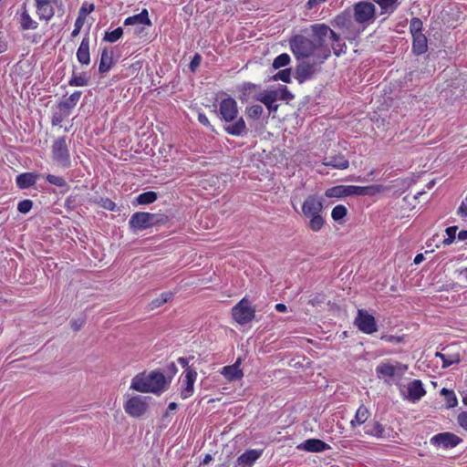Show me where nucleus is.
Segmentation results:
<instances>
[{
    "label": "nucleus",
    "mask_w": 467,
    "mask_h": 467,
    "mask_svg": "<svg viewBox=\"0 0 467 467\" xmlns=\"http://www.w3.org/2000/svg\"><path fill=\"white\" fill-rule=\"evenodd\" d=\"M236 101L227 98L220 102L219 115L223 121L224 130L232 136L240 137L247 133V128L243 117H238Z\"/></svg>",
    "instance_id": "f257e3e1"
},
{
    "label": "nucleus",
    "mask_w": 467,
    "mask_h": 467,
    "mask_svg": "<svg viewBox=\"0 0 467 467\" xmlns=\"http://www.w3.org/2000/svg\"><path fill=\"white\" fill-rule=\"evenodd\" d=\"M171 381V379L166 378L162 372L151 370L135 375L130 389L141 393L161 394L168 389Z\"/></svg>",
    "instance_id": "f03ea898"
},
{
    "label": "nucleus",
    "mask_w": 467,
    "mask_h": 467,
    "mask_svg": "<svg viewBox=\"0 0 467 467\" xmlns=\"http://www.w3.org/2000/svg\"><path fill=\"white\" fill-rule=\"evenodd\" d=\"M323 210V201L316 195L307 196L302 204V213L309 220L307 226L313 232H319L325 225Z\"/></svg>",
    "instance_id": "7ed1b4c3"
},
{
    "label": "nucleus",
    "mask_w": 467,
    "mask_h": 467,
    "mask_svg": "<svg viewBox=\"0 0 467 467\" xmlns=\"http://www.w3.org/2000/svg\"><path fill=\"white\" fill-rule=\"evenodd\" d=\"M349 8L337 14L332 20L331 25L337 28L344 37L348 41L356 40L364 31Z\"/></svg>",
    "instance_id": "20e7f679"
},
{
    "label": "nucleus",
    "mask_w": 467,
    "mask_h": 467,
    "mask_svg": "<svg viewBox=\"0 0 467 467\" xmlns=\"http://www.w3.org/2000/svg\"><path fill=\"white\" fill-rule=\"evenodd\" d=\"M348 8L356 18V22L358 23L363 31L376 21V5L371 0L358 1Z\"/></svg>",
    "instance_id": "39448f33"
},
{
    "label": "nucleus",
    "mask_w": 467,
    "mask_h": 467,
    "mask_svg": "<svg viewBox=\"0 0 467 467\" xmlns=\"http://www.w3.org/2000/svg\"><path fill=\"white\" fill-rule=\"evenodd\" d=\"M289 47L297 60L312 57L317 49V45L303 35L292 36L289 39Z\"/></svg>",
    "instance_id": "423d86ee"
},
{
    "label": "nucleus",
    "mask_w": 467,
    "mask_h": 467,
    "mask_svg": "<svg viewBox=\"0 0 467 467\" xmlns=\"http://www.w3.org/2000/svg\"><path fill=\"white\" fill-rule=\"evenodd\" d=\"M167 220V216L163 214L137 212L131 215L129 224L134 230H144L158 224H164Z\"/></svg>",
    "instance_id": "0eeeda50"
},
{
    "label": "nucleus",
    "mask_w": 467,
    "mask_h": 467,
    "mask_svg": "<svg viewBox=\"0 0 467 467\" xmlns=\"http://www.w3.org/2000/svg\"><path fill=\"white\" fill-rule=\"evenodd\" d=\"M52 159L63 169L71 166V159L69 150L65 136L58 137L52 144Z\"/></svg>",
    "instance_id": "6e6552de"
},
{
    "label": "nucleus",
    "mask_w": 467,
    "mask_h": 467,
    "mask_svg": "<svg viewBox=\"0 0 467 467\" xmlns=\"http://www.w3.org/2000/svg\"><path fill=\"white\" fill-rule=\"evenodd\" d=\"M232 316L239 325H246L255 317V308L244 297L232 308Z\"/></svg>",
    "instance_id": "1a4fd4ad"
},
{
    "label": "nucleus",
    "mask_w": 467,
    "mask_h": 467,
    "mask_svg": "<svg viewBox=\"0 0 467 467\" xmlns=\"http://www.w3.org/2000/svg\"><path fill=\"white\" fill-rule=\"evenodd\" d=\"M310 28L313 36L312 40L317 45V48L323 47L327 38L332 42H338L339 40V34L336 33L327 24H313Z\"/></svg>",
    "instance_id": "9d476101"
},
{
    "label": "nucleus",
    "mask_w": 467,
    "mask_h": 467,
    "mask_svg": "<svg viewBox=\"0 0 467 467\" xmlns=\"http://www.w3.org/2000/svg\"><path fill=\"white\" fill-rule=\"evenodd\" d=\"M150 399L140 395L130 398L124 404L125 412L133 418H140L147 411Z\"/></svg>",
    "instance_id": "9b49d317"
},
{
    "label": "nucleus",
    "mask_w": 467,
    "mask_h": 467,
    "mask_svg": "<svg viewBox=\"0 0 467 467\" xmlns=\"http://www.w3.org/2000/svg\"><path fill=\"white\" fill-rule=\"evenodd\" d=\"M354 324L364 334L370 335L378 331L375 317L365 309L358 310Z\"/></svg>",
    "instance_id": "f8f14e48"
},
{
    "label": "nucleus",
    "mask_w": 467,
    "mask_h": 467,
    "mask_svg": "<svg viewBox=\"0 0 467 467\" xmlns=\"http://www.w3.org/2000/svg\"><path fill=\"white\" fill-rule=\"evenodd\" d=\"M319 69L320 68L317 63L302 61L296 67V78L299 83H304L305 81L312 78Z\"/></svg>",
    "instance_id": "ddd939ff"
},
{
    "label": "nucleus",
    "mask_w": 467,
    "mask_h": 467,
    "mask_svg": "<svg viewBox=\"0 0 467 467\" xmlns=\"http://www.w3.org/2000/svg\"><path fill=\"white\" fill-rule=\"evenodd\" d=\"M125 26H137L138 27L135 28L134 34L137 36H140L143 28L140 27L142 25L146 26H151V22L149 18V13L147 9H142V11L140 14L129 16L124 21Z\"/></svg>",
    "instance_id": "4468645a"
},
{
    "label": "nucleus",
    "mask_w": 467,
    "mask_h": 467,
    "mask_svg": "<svg viewBox=\"0 0 467 467\" xmlns=\"http://www.w3.org/2000/svg\"><path fill=\"white\" fill-rule=\"evenodd\" d=\"M432 444L448 449L457 446L462 440L451 432H442L433 436L431 440Z\"/></svg>",
    "instance_id": "2eb2a0df"
},
{
    "label": "nucleus",
    "mask_w": 467,
    "mask_h": 467,
    "mask_svg": "<svg viewBox=\"0 0 467 467\" xmlns=\"http://www.w3.org/2000/svg\"><path fill=\"white\" fill-rule=\"evenodd\" d=\"M184 379H183V384L184 387L182 388L181 391V397L182 399L185 400L191 397L194 390V383L197 379V372L195 369L192 368H187V369L184 370Z\"/></svg>",
    "instance_id": "dca6fc26"
},
{
    "label": "nucleus",
    "mask_w": 467,
    "mask_h": 467,
    "mask_svg": "<svg viewBox=\"0 0 467 467\" xmlns=\"http://www.w3.org/2000/svg\"><path fill=\"white\" fill-rule=\"evenodd\" d=\"M262 453L263 450H247L237 458L234 467H252L262 456Z\"/></svg>",
    "instance_id": "f3484780"
},
{
    "label": "nucleus",
    "mask_w": 467,
    "mask_h": 467,
    "mask_svg": "<svg viewBox=\"0 0 467 467\" xmlns=\"http://www.w3.org/2000/svg\"><path fill=\"white\" fill-rule=\"evenodd\" d=\"M36 15L40 20L49 21L55 15L51 0H35Z\"/></svg>",
    "instance_id": "a211bd4d"
},
{
    "label": "nucleus",
    "mask_w": 467,
    "mask_h": 467,
    "mask_svg": "<svg viewBox=\"0 0 467 467\" xmlns=\"http://www.w3.org/2000/svg\"><path fill=\"white\" fill-rule=\"evenodd\" d=\"M365 432L378 439H389L391 436L392 430L385 428L379 421H373L365 426Z\"/></svg>",
    "instance_id": "6ab92c4d"
},
{
    "label": "nucleus",
    "mask_w": 467,
    "mask_h": 467,
    "mask_svg": "<svg viewBox=\"0 0 467 467\" xmlns=\"http://www.w3.org/2000/svg\"><path fill=\"white\" fill-rule=\"evenodd\" d=\"M323 164L337 170H345L349 166L348 159L342 153L329 154L324 158Z\"/></svg>",
    "instance_id": "aec40b11"
},
{
    "label": "nucleus",
    "mask_w": 467,
    "mask_h": 467,
    "mask_svg": "<svg viewBox=\"0 0 467 467\" xmlns=\"http://www.w3.org/2000/svg\"><path fill=\"white\" fill-rule=\"evenodd\" d=\"M426 391L423 388V384L420 379H414L410 382L407 386V396L406 398L412 401H419L424 395Z\"/></svg>",
    "instance_id": "412c9836"
},
{
    "label": "nucleus",
    "mask_w": 467,
    "mask_h": 467,
    "mask_svg": "<svg viewBox=\"0 0 467 467\" xmlns=\"http://www.w3.org/2000/svg\"><path fill=\"white\" fill-rule=\"evenodd\" d=\"M255 99L262 102L269 110V112H275L278 109V104L275 103L277 99V92L275 90L263 91L255 96Z\"/></svg>",
    "instance_id": "4be33fe9"
},
{
    "label": "nucleus",
    "mask_w": 467,
    "mask_h": 467,
    "mask_svg": "<svg viewBox=\"0 0 467 467\" xmlns=\"http://www.w3.org/2000/svg\"><path fill=\"white\" fill-rule=\"evenodd\" d=\"M241 363H242V359L239 358L233 365L224 366L221 370V374L228 381L241 379L244 376V373H243L242 369L240 368Z\"/></svg>",
    "instance_id": "5701e85b"
},
{
    "label": "nucleus",
    "mask_w": 467,
    "mask_h": 467,
    "mask_svg": "<svg viewBox=\"0 0 467 467\" xmlns=\"http://www.w3.org/2000/svg\"><path fill=\"white\" fill-rule=\"evenodd\" d=\"M297 449L311 452H321L330 449V446L319 439H308L297 446Z\"/></svg>",
    "instance_id": "b1692460"
},
{
    "label": "nucleus",
    "mask_w": 467,
    "mask_h": 467,
    "mask_svg": "<svg viewBox=\"0 0 467 467\" xmlns=\"http://www.w3.org/2000/svg\"><path fill=\"white\" fill-rule=\"evenodd\" d=\"M77 59L81 65H88L90 63V53H89V36L87 35L83 37L78 50Z\"/></svg>",
    "instance_id": "393cba45"
},
{
    "label": "nucleus",
    "mask_w": 467,
    "mask_h": 467,
    "mask_svg": "<svg viewBox=\"0 0 467 467\" xmlns=\"http://www.w3.org/2000/svg\"><path fill=\"white\" fill-rule=\"evenodd\" d=\"M412 36V46L411 50L412 53L416 56H420L428 51V39L426 36L422 34H418L411 36Z\"/></svg>",
    "instance_id": "a878e982"
},
{
    "label": "nucleus",
    "mask_w": 467,
    "mask_h": 467,
    "mask_svg": "<svg viewBox=\"0 0 467 467\" xmlns=\"http://www.w3.org/2000/svg\"><path fill=\"white\" fill-rule=\"evenodd\" d=\"M82 92L80 90H77L72 93L68 98L60 101L57 104V109L66 111V113L71 114L72 109L77 106L78 102L80 99Z\"/></svg>",
    "instance_id": "bb28decb"
},
{
    "label": "nucleus",
    "mask_w": 467,
    "mask_h": 467,
    "mask_svg": "<svg viewBox=\"0 0 467 467\" xmlns=\"http://www.w3.org/2000/svg\"><path fill=\"white\" fill-rule=\"evenodd\" d=\"M113 63V51L109 49L108 47H104L101 51L99 71L101 74L109 72Z\"/></svg>",
    "instance_id": "cd10ccee"
},
{
    "label": "nucleus",
    "mask_w": 467,
    "mask_h": 467,
    "mask_svg": "<svg viewBox=\"0 0 467 467\" xmlns=\"http://www.w3.org/2000/svg\"><path fill=\"white\" fill-rule=\"evenodd\" d=\"M39 175L33 172H24L16 176V182L19 189H28L36 182Z\"/></svg>",
    "instance_id": "c85d7f7f"
},
{
    "label": "nucleus",
    "mask_w": 467,
    "mask_h": 467,
    "mask_svg": "<svg viewBox=\"0 0 467 467\" xmlns=\"http://www.w3.org/2000/svg\"><path fill=\"white\" fill-rule=\"evenodd\" d=\"M376 373L379 379H383L387 381L395 376L396 366L388 362H382L377 366Z\"/></svg>",
    "instance_id": "c756f323"
},
{
    "label": "nucleus",
    "mask_w": 467,
    "mask_h": 467,
    "mask_svg": "<svg viewBox=\"0 0 467 467\" xmlns=\"http://www.w3.org/2000/svg\"><path fill=\"white\" fill-rule=\"evenodd\" d=\"M372 3L378 4L380 7V15H390L400 5V0H371Z\"/></svg>",
    "instance_id": "7c9ffc66"
},
{
    "label": "nucleus",
    "mask_w": 467,
    "mask_h": 467,
    "mask_svg": "<svg viewBox=\"0 0 467 467\" xmlns=\"http://www.w3.org/2000/svg\"><path fill=\"white\" fill-rule=\"evenodd\" d=\"M326 196L328 198H341L351 196L350 185H337L326 191Z\"/></svg>",
    "instance_id": "2f4dec72"
},
{
    "label": "nucleus",
    "mask_w": 467,
    "mask_h": 467,
    "mask_svg": "<svg viewBox=\"0 0 467 467\" xmlns=\"http://www.w3.org/2000/svg\"><path fill=\"white\" fill-rule=\"evenodd\" d=\"M369 415L368 410L364 405H360L356 411L354 419L350 421L351 426L355 428L365 423Z\"/></svg>",
    "instance_id": "473e14b6"
},
{
    "label": "nucleus",
    "mask_w": 467,
    "mask_h": 467,
    "mask_svg": "<svg viewBox=\"0 0 467 467\" xmlns=\"http://www.w3.org/2000/svg\"><path fill=\"white\" fill-rule=\"evenodd\" d=\"M19 22L23 30L36 29L38 26V23L32 19L26 8L20 15Z\"/></svg>",
    "instance_id": "72a5a7b5"
},
{
    "label": "nucleus",
    "mask_w": 467,
    "mask_h": 467,
    "mask_svg": "<svg viewBox=\"0 0 467 467\" xmlns=\"http://www.w3.org/2000/svg\"><path fill=\"white\" fill-rule=\"evenodd\" d=\"M440 393L445 399V406L447 409H452L458 405V399L454 390L442 388Z\"/></svg>",
    "instance_id": "f704fd0d"
},
{
    "label": "nucleus",
    "mask_w": 467,
    "mask_h": 467,
    "mask_svg": "<svg viewBox=\"0 0 467 467\" xmlns=\"http://www.w3.org/2000/svg\"><path fill=\"white\" fill-rule=\"evenodd\" d=\"M172 296L173 293L170 291L163 292L149 303V308L150 310H154L167 303L171 298H172Z\"/></svg>",
    "instance_id": "c9c22d12"
},
{
    "label": "nucleus",
    "mask_w": 467,
    "mask_h": 467,
    "mask_svg": "<svg viewBox=\"0 0 467 467\" xmlns=\"http://www.w3.org/2000/svg\"><path fill=\"white\" fill-rule=\"evenodd\" d=\"M157 199V192L150 191L139 194L136 198V201L140 205H146L154 202Z\"/></svg>",
    "instance_id": "e433bc0d"
},
{
    "label": "nucleus",
    "mask_w": 467,
    "mask_h": 467,
    "mask_svg": "<svg viewBox=\"0 0 467 467\" xmlns=\"http://www.w3.org/2000/svg\"><path fill=\"white\" fill-rule=\"evenodd\" d=\"M436 357L442 360V368H448L451 365L458 364L461 361L459 354L448 355L437 352Z\"/></svg>",
    "instance_id": "4c0bfd02"
},
{
    "label": "nucleus",
    "mask_w": 467,
    "mask_h": 467,
    "mask_svg": "<svg viewBox=\"0 0 467 467\" xmlns=\"http://www.w3.org/2000/svg\"><path fill=\"white\" fill-rule=\"evenodd\" d=\"M88 79L84 73L77 75L73 72V76L68 80V85L71 87H84L88 85Z\"/></svg>",
    "instance_id": "58836bf2"
},
{
    "label": "nucleus",
    "mask_w": 467,
    "mask_h": 467,
    "mask_svg": "<svg viewBox=\"0 0 467 467\" xmlns=\"http://www.w3.org/2000/svg\"><path fill=\"white\" fill-rule=\"evenodd\" d=\"M374 187L373 186H356V185H350V193L351 195H358V196H365V195H370L373 193Z\"/></svg>",
    "instance_id": "ea45409f"
},
{
    "label": "nucleus",
    "mask_w": 467,
    "mask_h": 467,
    "mask_svg": "<svg viewBox=\"0 0 467 467\" xmlns=\"http://www.w3.org/2000/svg\"><path fill=\"white\" fill-rule=\"evenodd\" d=\"M423 23L419 17H413L410 21V33L411 36L422 34Z\"/></svg>",
    "instance_id": "a19ab883"
},
{
    "label": "nucleus",
    "mask_w": 467,
    "mask_h": 467,
    "mask_svg": "<svg viewBox=\"0 0 467 467\" xmlns=\"http://www.w3.org/2000/svg\"><path fill=\"white\" fill-rule=\"evenodd\" d=\"M347 213H348L347 207L342 204H338V205H336L332 209L331 217L334 221L339 222L341 219H343L347 215Z\"/></svg>",
    "instance_id": "79ce46f5"
},
{
    "label": "nucleus",
    "mask_w": 467,
    "mask_h": 467,
    "mask_svg": "<svg viewBox=\"0 0 467 467\" xmlns=\"http://www.w3.org/2000/svg\"><path fill=\"white\" fill-rule=\"evenodd\" d=\"M291 61L290 56L286 53H283L277 56L273 62V67L278 69L280 67L287 66Z\"/></svg>",
    "instance_id": "37998d69"
},
{
    "label": "nucleus",
    "mask_w": 467,
    "mask_h": 467,
    "mask_svg": "<svg viewBox=\"0 0 467 467\" xmlns=\"http://www.w3.org/2000/svg\"><path fill=\"white\" fill-rule=\"evenodd\" d=\"M123 35V29L121 27H118L114 29L113 31H107L104 36V40L114 43L118 41Z\"/></svg>",
    "instance_id": "c03bdc74"
},
{
    "label": "nucleus",
    "mask_w": 467,
    "mask_h": 467,
    "mask_svg": "<svg viewBox=\"0 0 467 467\" xmlns=\"http://www.w3.org/2000/svg\"><path fill=\"white\" fill-rule=\"evenodd\" d=\"M46 180L47 182H49L52 185L61 187V188L67 187V183L66 180L61 176H57V175H54V174H47L46 176Z\"/></svg>",
    "instance_id": "a18cd8bd"
},
{
    "label": "nucleus",
    "mask_w": 467,
    "mask_h": 467,
    "mask_svg": "<svg viewBox=\"0 0 467 467\" xmlns=\"http://www.w3.org/2000/svg\"><path fill=\"white\" fill-rule=\"evenodd\" d=\"M264 109L260 105H253L247 109V115L253 119H257L261 117Z\"/></svg>",
    "instance_id": "49530a36"
},
{
    "label": "nucleus",
    "mask_w": 467,
    "mask_h": 467,
    "mask_svg": "<svg viewBox=\"0 0 467 467\" xmlns=\"http://www.w3.org/2000/svg\"><path fill=\"white\" fill-rule=\"evenodd\" d=\"M68 116L69 114L66 113V111L57 109V111H55L52 115L51 123L54 126L59 125Z\"/></svg>",
    "instance_id": "de8ad7c7"
},
{
    "label": "nucleus",
    "mask_w": 467,
    "mask_h": 467,
    "mask_svg": "<svg viewBox=\"0 0 467 467\" xmlns=\"http://www.w3.org/2000/svg\"><path fill=\"white\" fill-rule=\"evenodd\" d=\"M274 79L282 80L283 82L289 83L291 81V68H285L275 74Z\"/></svg>",
    "instance_id": "09e8293b"
},
{
    "label": "nucleus",
    "mask_w": 467,
    "mask_h": 467,
    "mask_svg": "<svg viewBox=\"0 0 467 467\" xmlns=\"http://www.w3.org/2000/svg\"><path fill=\"white\" fill-rule=\"evenodd\" d=\"M332 43H333L332 49H333L334 54L337 57H339L342 53L346 52L347 46H346L345 42H343L341 40V36H339L338 42H332Z\"/></svg>",
    "instance_id": "8fccbe9b"
},
{
    "label": "nucleus",
    "mask_w": 467,
    "mask_h": 467,
    "mask_svg": "<svg viewBox=\"0 0 467 467\" xmlns=\"http://www.w3.org/2000/svg\"><path fill=\"white\" fill-rule=\"evenodd\" d=\"M33 207V202L29 199L23 200L18 202L17 210L21 213H27Z\"/></svg>",
    "instance_id": "3c124183"
},
{
    "label": "nucleus",
    "mask_w": 467,
    "mask_h": 467,
    "mask_svg": "<svg viewBox=\"0 0 467 467\" xmlns=\"http://www.w3.org/2000/svg\"><path fill=\"white\" fill-rule=\"evenodd\" d=\"M94 9L95 5L93 4L84 3L78 11V17H82L84 20H86V16L92 13Z\"/></svg>",
    "instance_id": "603ef678"
},
{
    "label": "nucleus",
    "mask_w": 467,
    "mask_h": 467,
    "mask_svg": "<svg viewBox=\"0 0 467 467\" xmlns=\"http://www.w3.org/2000/svg\"><path fill=\"white\" fill-rule=\"evenodd\" d=\"M457 226H451L446 229L447 238L443 240L445 245H449L453 243L456 236Z\"/></svg>",
    "instance_id": "864d4df0"
},
{
    "label": "nucleus",
    "mask_w": 467,
    "mask_h": 467,
    "mask_svg": "<svg viewBox=\"0 0 467 467\" xmlns=\"http://www.w3.org/2000/svg\"><path fill=\"white\" fill-rule=\"evenodd\" d=\"M85 21L86 20H84V18H82V17H77V19L75 21V25H74V29L71 32L72 38H74L79 35Z\"/></svg>",
    "instance_id": "5fc2aeb1"
},
{
    "label": "nucleus",
    "mask_w": 467,
    "mask_h": 467,
    "mask_svg": "<svg viewBox=\"0 0 467 467\" xmlns=\"http://www.w3.org/2000/svg\"><path fill=\"white\" fill-rule=\"evenodd\" d=\"M201 62H202V56L200 54L196 53L193 56V57L192 58L190 65H189V68L191 69V71L195 72L196 69L201 65Z\"/></svg>",
    "instance_id": "6e6d98bb"
},
{
    "label": "nucleus",
    "mask_w": 467,
    "mask_h": 467,
    "mask_svg": "<svg viewBox=\"0 0 467 467\" xmlns=\"http://www.w3.org/2000/svg\"><path fill=\"white\" fill-rule=\"evenodd\" d=\"M457 422L467 432V410L462 411L457 416Z\"/></svg>",
    "instance_id": "4d7b16f0"
},
{
    "label": "nucleus",
    "mask_w": 467,
    "mask_h": 467,
    "mask_svg": "<svg viewBox=\"0 0 467 467\" xmlns=\"http://www.w3.org/2000/svg\"><path fill=\"white\" fill-rule=\"evenodd\" d=\"M101 206L109 211H114L116 209V203L109 198L101 200Z\"/></svg>",
    "instance_id": "13d9d810"
},
{
    "label": "nucleus",
    "mask_w": 467,
    "mask_h": 467,
    "mask_svg": "<svg viewBox=\"0 0 467 467\" xmlns=\"http://www.w3.org/2000/svg\"><path fill=\"white\" fill-rule=\"evenodd\" d=\"M257 88V85L251 83V82H244L241 86V90L243 91L244 95L249 94L252 90L255 89Z\"/></svg>",
    "instance_id": "bf43d9fd"
},
{
    "label": "nucleus",
    "mask_w": 467,
    "mask_h": 467,
    "mask_svg": "<svg viewBox=\"0 0 467 467\" xmlns=\"http://www.w3.org/2000/svg\"><path fill=\"white\" fill-rule=\"evenodd\" d=\"M198 120L201 124H202L205 127H208L212 130H213V126L211 125L207 116L204 113H199L198 115Z\"/></svg>",
    "instance_id": "052dcab7"
},
{
    "label": "nucleus",
    "mask_w": 467,
    "mask_h": 467,
    "mask_svg": "<svg viewBox=\"0 0 467 467\" xmlns=\"http://www.w3.org/2000/svg\"><path fill=\"white\" fill-rule=\"evenodd\" d=\"M8 42L5 35L0 32V54L7 50Z\"/></svg>",
    "instance_id": "680f3d73"
},
{
    "label": "nucleus",
    "mask_w": 467,
    "mask_h": 467,
    "mask_svg": "<svg viewBox=\"0 0 467 467\" xmlns=\"http://www.w3.org/2000/svg\"><path fill=\"white\" fill-rule=\"evenodd\" d=\"M327 0H308L306 5V7L309 10L320 5L321 4H323L324 2H326Z\"/></svg>",
    "instance_id": "e2e57ef3"
},
{
    "label": "nucleus",
    "mask_w": 467,
    "mask_h": 467,
    "mask_svg": "<svg viewBox=\"0 0 467 467\" xmlns=\"http://www.w3.org/2000/svg\"><path fill=\"white\" fill-rule=\"evenodd\" d=\"M381 339L385 340L387 342H389V343H396V342H400L401 341L400 337H395V336H392V335H384V336L381 337Z\"/></svg>",
    "instance_id": "0e129e2a"
},
{
    "label": "nucleus",
    "mask_w": 467,
    "mask_h": 467,
    "mask_svg": "<svg viewBox=\"0 0 467 467\" xmlns=\"http://www.w3.org/2000/svg\"><path fill=\"white\" fill-rule=\"evenodd\" d=\"M85 321L83 319L73 320L71 322V327L74 331H78L84 325Z\"/></svg>",
    "instance_id": "69168bd1"
},
{
    "label": "nucleus",
    "mask_w": 467,
    "mask_h": 467,
    "mask_svg": "<svg viewBox=\"0 0 467 467\" xmlns=\"http://www.w3.org/2000/svg\"><path fill=\"white\" fill-rule=\"evenodd\" d=\"M178 363L180 365H182L185 369H187V368H190L189 367V358H179L177 359Z\"/></svg>",
    "instance_id": "338daca9"
},
{
    "label": "nucleus",
    "mask_w": 467,
    "mask_h": 467,
    "mask_svg": "<svg viewBox=\"0 0 467 467\" xmlns=\"http://www.w3.org/2000/svg\"><path fill=\"white\" fill-rule=\"evenodd\" d=\"M293 98L292 94L290 93V91L286 88V87H285L283 92H282V95H281V99H291Z\"/></svg>",
    "instance_id": "774afa93"
}]
</instances>
